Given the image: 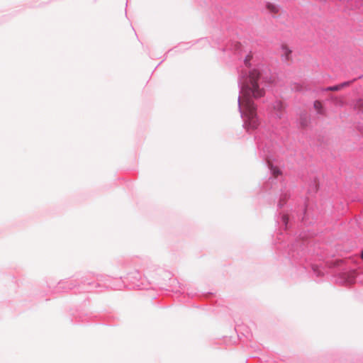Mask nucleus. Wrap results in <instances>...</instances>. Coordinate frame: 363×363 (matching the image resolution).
Returning a JSON list of instances; mask_svg holds the SVG:
<instances>
[{"label": "nucleus", "mask_w": 363, "mask_h": 363, "mask_svg": "<svg viewBox=\"0 0 363 363\" xmlns=\"http://www.w3.org/2000/svg\"><path fill=\"white\" fill-rule=\"evenodd\" d=\"M260 77V73L257 69H253L249 74L248 81L242 86L240 95H243L244 89L248 90L247 96L252 99V96L255 98H260L264 95V91L259 87L257 80Z\"/></svg>", "instance_id": "obj_2"}, {"label": "nucleus", "mask_w": 363, "mask_h": 363, "mask_svg": "<svg viewBox=\"0 0 363 363\" xmlns=\"http://www.w3.org/2000/svg\"><path fill=\"white\" fill-rule=\"evenodd\" d=\"M281 57L282 61L288 62L291 58V50L286 45H282L281 47Z\"/></svg>", "instance_id": "obj_3"}, {"label": "nucleus", "mask_w": 363, "mask_h": 363, "mask_svg": "<svg viewBox=\"0 0 363 363\" xmlns=\"http://www.w3.org/2000/svg\"><path fill=\"white\" fill-rule=\"evenodd\" d=\"M273 107H274V109L275 111H279V113H281V111H284V108H285V106H284V104H283L281 101H276V102L274 104V106H273Z\"/></svg>", "instance_id": "obj_7"}, {"label": "nucleus", "mask_w": 363, "mask_h": 363, "mask_svg": "<svg viewBox=\"0 0 363 363\" xmlns=\"http://www.w3.org/2000/svg\"><path fill=\"white\" fill-rule=\"evenodd\" d=\"M356 106L359 108H362L363 107V101L362 100H359V101H357V103L356 104Z\"/></svg>", "instance_id": "obj_9"}, {"label": "nucleus", "mask_w": 363, "mask_h": 363, "mask_svg": "<svg viewBox=\"0 0 363 363\" xmlns=\"http://www.w3.org/2000/svg\"><path fill=\"white\" fill-rule=\"evenodd\" d=\"M313 107L318 113L321 115L325 114V109L321 101L318 100L315 101L313 103Z\"/></svg>", "instance_id": "obj_6"}, {"label": "nucleus", "mask_w": 363, "mask_h": 363, "mask_svg": "<svg viewBox=\"0 0 363 363\" xmlns=\"http://www.w3.org/2000/svg\"><path fill=\"white\" fill-rule=\"evenodd\" d=\"M362 258L363 259V250H362V255H361Z\"/></svg>", "instance_id": "obj_11"}, {"label": "nucleus", "mask_w": 363, "mask_h": 363, "mask_svg": "<svg viewBox=\"0 0 363 363\" xmlns=\"http://www.w3.org/2000/svg\"><path fill=\"white\" fill-rule=\"evenodd\" d=\"M351 84V82H345L343 83H341L340 84L333 86H328L325 89L326 91H340L345 87L349 86Z\"/></svg>", "instance_id": "obj_5"}, {"label": "nucleus", "mask_w": 363, "mask_h": 363, "mask_svg": "<svg viewBox=\"0 0 363 363\" xmlns=\"http://www.w3.org/2000/svg\"><path fill=\"white\" fill-rule=\"evenodd\" d=\"M267 11L272 15L275 16L279 12V6L272 1H268L265 5Z\"/></svg>", "instance_id": "obj_4"}, {"label": "nucleus", "mask_w": 363, "mask_h": 363, "mask_svg": "<svg viewBox=\"0 0 363 363\" xmlns=\"http://www.w3.org/2000/svg\"><path fill=\"white\" fill-rule=\"evenodd\" d=\"M272 171L273 175L275 177H277L281 174L280 170L278 168H277V167L272 168Z\"/></svg>", "instance_id": "obj_8"}, {"label": "nucleus", "mask_w": 363, "mask_h": 363, "mask_svg": "<svg viewBox=\"0 0 363 363\" xmlns=\"http://www.w3.org/2000/svg\"><path fill=\"white\" fill-rule=\"evenodd\" d=\"M282 220H283V222L286 225L287 224V222L289 220V217L287 215H284L282 216Z\"/></svg>", "instance_id": "obj_10"}, {"label": "nucleus", "mask_w": 363, "mask_h": 363, "mask_svg": "<svg viewBox=\"0 0 363 363\" xmlns=\"http://www.w3.org/2000/svg\"><path fill=\"white\" fill-rule=\"evenodd\" d=\"M243 95L238 99L239 108L245 117V125L247 130H255L259 125L256 107L251 98L247 96L248 90L244 89Z\"/></svg>", "instance_id": "obj_1"}]
</instances>
